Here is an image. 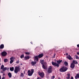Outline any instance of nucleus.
<instances>
[{
    "label": "nucleus",
    "instance_id": "1",
    "mask_svg": "<svg viewBox=\"0 0 79 79\" xmlns=\"http://www.w3.org/2000/svg\"><path fill=\"white\" fill-rule=\"evenodd\" d=\"M21 70V68H20V66H16L15 67V69L14 70V72L16 74H17L18 72L20 71Z\"/></svg>",
    "mask_w": 79,
    "mask_h": 79
},
{
    "label": "nucleus",
    "instance_id": "2",
    "mask_svg": "<svg viewBox=\"0 0 79 79\" xmlns=\"http://www.w3.org/2000/svg\"><path fill=\"white\" fill-rule=\"evenodd\" d=\"M41 63L42 65V68L44 69H47V67L45 65L46 64V62H44V60H41Z\"/></svg>",
    "mask_w": 79,
    "mask_h": 79
},
{
    "label": "nucleus",
    "instance_id": "3",
    "mask_svg": "<svg viewBox=\"0 0 79 79\" xmlns=\"http://www.w3.org/2000/svg\"><path fill=\"white\" fill-rule=\"evenodd\" d=\"M34 72V69H31V70H28V75L29 76H31L33 74V73Z\"/></svg>",
    "mask_w": 79,
    "mask_h": 79
},
{
    "label": "nucleus",
    "instance_id": "4",
    "mask_svg": "<svg viewBox=\"0 0 79 79\" xmlns=\"http://www.w3.org/2000/svg\"><path fill=\"white\" fill-rule=\"evenodd\" d=\"M38 74L41 78H43L45 76V74L44 72H40L39 71L38 72Z\"/></svg>",
    "mask_w": 79,
    "mask_h": 79
},
{
    "label": "nucleus",
    "instance_id": "5",
    "mask_svg": "<svg viewBox=\"0 0 79 79\" xmlns=\"http://www.w3.org/2000/svg\"><path fill=\"white\" fill-rule=\"evenodd\" d=\"M60 72H65L67 71V68L63 67L60 69Z\"/></svg>",
    "mask_w": 79,
    "mask_h": 79
},
{
    "label": "nucleus",
    "instance_id": "6",
    "mask_svg": "<svg viewBox=\"0 0 79 79\" xmlns=\"http://www.w3.org/2000/svg\"><path fill=\"white\" fill-rule=\"evenodd\" d=\"M52 72V66H49L48 69V73L49 74H50Z\"/></svg>",
    "mask_w": 79,
    "mask_h": 79
},
{
    "label": "nucleus",
    "instance_id": "7",
    "mask_svg": "<svg viewBox=\"0 0 79 79\" xmlns=\"http://www.w3.org/2000/svg\"><path fill=\"white\" fill-rule=\"evenodd\" d=\"M36 64H37V62L35 61H32L31 63V66H35Z\"/></svg>",
    "mask_w": 79,
    "mask_h": 79
},
{
    "label": "nucleus",
    "instance_id": "8",
    "mask_svg": "<svg viewBox=\"0 0 79 79\" xmlns=\"http://www.w3.org/2000/svg\"><path fill=\"white\" fill-rule=\"evenodd\" d=\"M1 55L2 56H6L7 55V52L5 51H4L2 53Z\"/></svg>",
    "mask_w": 79,
    "mask_h": 79
},
{
    "label": "nucleus",
    "instance_id": "9",
    "mask_svg": "<svg viewBox=\"0 0 79 79\" xmlns=\"http://www.w3.org/2000/svg\"><path fill=\"white\" fill-rule=\"evenodd\" d=\"M52 65L53 66H56L57 67H59V65H58V64H57V63L56 62H52Z\"/></svg>",
    "mask_w": 79,
    "mask_h": 79
},
{
    "label": "nucleus",
    "instance_id": "10",
    "mask_svg": "<svg viewBox=\"0 0 79 79\" xmlns=\"http://www.w3.org/2000/svg\"><path fill=\"white\" fill-rule=\"evenodd\" d=\"M10 64H12L14 61V58L13 57H11L10 58Z\"/></svg>",
    "mask_w": 79,
    "mask_h": 79
},
{
    "label": "nucleus",
    "instance_id": "11",
    "mask_svg": "<svg viewBox=\"0 0 79 79\" xmlns=\"http://www.w3.org/2000/svg\"><path fill=\"white\" fill-rule=\"evenodd\" d=\"M75 67V64H74L72 63L70 65V68H71L72 69H73Z\"/></svg>",
    "mask_w": 79,
    "mask_h": 79
},
{
    "label": "nucleus",
    "instance_id": "12",
    "mask_svg": "<svg viewBox=\"0 0 79 79\" xmlns=\"http://www.w3.org/2000/svg\"><path fill=\"white\" fill-rule=\"evenodd\" d=\"M39 60V57L38 56H35L34 58V61H38V60Z\"/></svg>",
    "mask_w": 79,
    "mask_h": 79
},
{
    "label": "nucleus",
    "instance_id": "13",
    "mask_svg": "<svg viewBox=\"0 0 79 79\" xmlns=\"http://www.w3.org/2000/svg\"><path fill=\"white\" fill-rule=\"evenodd\" d=\"M72 63L73 64H78V62L76 60H73Z\"/></svg>",
    "mask_w": 79,
    "mask_h": 79
},
{
    "label": "nucleus",
    "instance_id": "14",
    "mask_svg": "<svg viewBox=\"0 0 79 79\" xmlns=\"http://www.w3.org/2000/svg\"><path fill=\"white\" fill-rule=\"evenodd\" d=\"M62 60H57V64H58V65L59 66V64H60V63L62 62Z\"/></svg>",
    "mask_w": 79,
    "mask_h": 79
},
{
    "label": "nucleus",
    "instance_id": "15",
    "mask_svg": "<svg viewBox=\"0 0 79 79\" xmlns=\"http://www.w3.org/2000/svg\"><path fill=\"white\" fill-rule=\"evenodd\" d=\"M67 76L68 77H66L67 79H70V77H71V76H70V73H68L67 74Z\"/></svg>",
    "mask_w": 79,
    "mask_h": 79
},
{
    "label": "nucleus",
    "instance_id": "16",
    "mask_svg": "<svg viewBox=\"0 0 79 79\" xmlns=\"http://www.w3.org/2000/svg\"><path fill=\"white\" fill-rule=\"evenodd\" d=\"M44 56V54H40L38 56V57H39L40 58H42Z\"/></svg>",
    "mask_w": 79,
    "mask_h": 79
},
{
    "label": "nucleus",
    "instance_id": "17",
    "mask_svg": "<svg viewBox=\"0 0 79 79\" xmlns=\"http://www.w3.org/2000/svg\"><path fill=\"white\" fill-rule=\"evenodd\" d=\"M8 75L10 78H11V77H12V75L11 74V73H8Z\"/></svg>",
    "mask_w": 79,
    "mask_h": 79
},
{
    "label": "nucleus",
    "instance_id": "18",
    "mask_svg": "<svg viewBox=\"0 0 79 79\" xmlns=\"http://www.w3.org/2000/svg\"><path fill=\"white\" fill-rule=\"evenodd\" d=\"M67 58H68L69 60H71L73 58L70 55H69L68 56H67Z\"/></svg>",
    "mask_w": 79,
    "mask_h": 79
},
{
    "label": "nucleus",
    "instance_id": "19",
    "mask_svg": "<svg viewBox=\"0 0 79 79\" xmlns=\"http://www.w3.org/2000/svg\"><path fill=\"white\" fill-rule=\"evenodd\" d=\"M30 57L29 56H27L24 57L25 60H29V59Z\"/></svg>",
    "mask_w": 79,
    "mask_h": 79
},
{
    "label": "nucleus",
    "instance_id": "20",
    "mask_svg": "<svg viewBox=\"0 0 79 79\" xmlns=\"http://www.w3.org/2000/svg\"><path fill=\"white\" fill-rule=\"evenodd\" d=\"M75 78L76 79H77L78 78H79V73H78L76 74V76H75Z\"/></svg>",
    "mask_w": 79,
    "mask_h": 79
},
{
    "label": "nucleus",
    "instance_id": "21",
    "mask_svg": "<svg viewBox=\"0 0 79 79\" xmlns=\"http://www.w3.org/2000/svg\"><path fill=\"white\" fill-rule=\"evenodd\" d=\"M4 48V44H2L0 45V49H3Z\"/></svg>",
    "mask_w": 79,
    "mask_h": 79
},
{
    "label": "nucleus",
    "instance_id": "22",
    "mask_svg": "<svg viewBox=\"0 0 79 79\" xmlns=\"http://www.w3.org/2000/svg\"><path fill=\"white\" fill-rule=\"evenodd\" d=\"M10 69L11 71H14V67H10Z\"/></svg>",
    "mask_w": 79,
    "mask_h": 79
},
{
    "label": "nucleus",
    "instance_id": "23",
    "mask_svg": "<svg viewBox=\"0 0 79 79\" xmlns=\"http://www.w3.org/2000/svg\"><path fill=\"white\" fill-rule=\"evenodd\" d=\"M2 69V71H6V70L7 69V68H6V67H4Z\"/></svg>",
    "mask_w": 79,
    "mask_h": 79
},
{
    "label": "nucleus",
    "instance_id": "24",
    "mask_svg": "<svg viewBox=\"0 0 79 79\" xmlns=\"http://www.w3.org/2000/svg\"><path fill=\"white\" fill-rule=\"evenodd\" d=\"M8 60L7 59H5L4 60V62H5V63L8 62Z\"/></svg>",
    "mask_w": 79,
    "mask_h": 79
},
{
    "label": "nucleus",
    "instance_id": "25",
    "mask_svg": "<svg viewBox=\"0 0 79 79\" xmlns=\"http://www.w3.org/2000/svg\"><path fill=\"white\" fill-rule=\"evenodd\" d=\"M24 54H23L22 55H21V56H20V58H21L22 59V58H24Z\"/></svg>",
    "mask_w": 79,
    "mask_h": 79
},
{
    "label": "nucleus",
    "instance_id": "26",
    "mask_svg": "<svg viewBox=\"0 0 79 79\" xmlns=\"http://www.w3.org/2000/svg\"><path fill=\"white\" fill-rule=\"evenodd\" d=\"M64 63L65 65V66H68V62H67L65 61L64 62Z\"/></svg>",
    "mask_w": 79,
    "mask_h": 79
},
{
    "label": "nucleus",
    "instance_id": "27",
    "mask_svg": "<svg viewBox=\"0 0 79 79\" xmlns=\"http://www.w3.org/2000/svg\"><path fill=\"white\" fill-rule=\"evenodd\" d=\"M3 68H4V65H2L1 66V69H2Z\"/></svg>",
    "mask_w": 79,
    "mask_h": 79
},
{
    "label": "nucleus",
    "instance_id": "28",
    "mask_svg": "<svg viewBox=\"0 0 79 79\" xmlns=\"http://www.w3.org/2000/svg\"><path fill=\"white\" fill-rule=\"evenodd\" d=\"M21 77H24V74H23V73H21Z\"/></svg>",
    "mask_w": 79,
    "mask_h": 79
},
{
    "label": "nucleus",
    "instance_id": "29",
    "mask_svg": "<svg viewBox=\"0 0 79 79\" xmlns=\"http://www.w3.org/2000/svg\"><path fill=\"white\" fill-rule=\"evenodd\" d=\"M25 53L26 55H29L30 54V53L29 52H25Z\"/></svg>",
    "mask_w": 79,
    "mask_h": 79
},
{
    "label": "nucleus",
    "instance_id": "30",
    "mask_svg": "<svg viewBox=\"0 0 79 79\" xmlns=\"http://www.w3.org/2000/svg\"><path fill=\"white\" fill-rule=\"evenodd\" d=\"M76 59H79V57L77 55H75Z\"/></svg>",
    "mask_w": 79,
    "mask_h": 79
},
{
    "label": "nucleus",
    "instance_id": "31",
    "mask_svg": "<svg viewBox=\"0 0 79 79\" xmlns=\"http://www.w3.org/2000/svg\"><path fill=\"white\" fill-rule=\"evenodd\" d=\"M52 79H54L55 78V76H53L52 77Z\"/></svg>",
    "mask_w": 79,
    "mask_h": 79
},
{
    "label": "nucleus",
    "instance_id": "32",
    "mask_svg": "<svg viewBox=\"0 0 79 79\" xmlns=\"http://www.w3.org/2000/svg\"><path fill=\"white\" fill-rule=\"evenodd\" d=\"M17 63H19V61H17L16 62Z\"/></svg>",
    "mask_w": 79,
    "mask_h": 79
},
{
    "label": "nucleus",
    "instance_id": "33",
    "mask_svg": "<svg viewBox=\"0 0 79 79\" xmlns=\"http://www.w3.org/2000/svg\"><path fill=\"white\" fill-rule=\"evenodd\" d=\"M37 79H41L40 77H38L37 78Z\"/></svg>",
    "mask_w": 79,
    "mask_h": 79
},
{
    "label": "nucleus",
    "instance_id": "34",
    "mask_svg": "<svg viewBox=\"0 0 79 79\" xmlns=\"http://www.w3.org/2000/svg\"><path fill=\"white\" fill-rule=\"evenodd\" d=\"M77 47L78 48H79V44H77Z\"/></svg>",
    "mask_w": 79,
    "mask_h": 79
},
{
    "label": "nucleus",
    "instance_id": "35",
    "mask_svg": "<svg viewBox=\"0 0 79 79\" xmlns=\"http://www.w3.org/2000/svg\"><path fill=\"white\" fill-rule=\"evenodd\" d=\"M70 79H73V77H71V78Z\"/></svg>",
    "mask_w": 79,
    "mask_h": 79
},
{
    "label": "nucleus",
    "instance_id": "36",
    "mask_svg": "<svg viewBox=\"0 0 79 79\" xmlns=\"http://www.w3.org/2000/svg\"><path fill=\"white\" fill-rule=\"evenodd\" d=\"M5 79V77H3L2 78V79Z\"/></svg>",
    "mask_w": 79,
    "mask_h": 79
},
{
    "label": "nucleus",
    "instance_id": "37",
    "mask_svg": "<svg viewBox=\"0 0 79 79\" xmlns=\"http://www.w3.org/2000/svg\"><path fill=\"white\" fill-rule=\"evenodd\" d=\"M77 54L79 55V52H78L77 53Z\"/></svg>",
    "mask_w": 79,
    "mask_h": 79
},
{
    "label": "nucleus",
    "instance_id": "38",
    "mask_svg": "<svg viewBox=\"0 0 79 79\" xmlns=\"http://www.w3.org/2000/svg\"><path fill=\"white\" fill-rule=\"evenodd\" d=\"M68 55V53H66V55Z\"/></svg>",
    "mask_w": 79,
    "mask_h": 79
},
{
    "label": "nucleus",
    "instance_id": "39",
    "mask_svg": "<svg viewBox=\"0 0 79 79\" xmlns=\"http://www.w3.org/2000/svg\"><path fill=\"white\" fill-rule=\"evenodd\" d=\"M55 55H54V58H55Z\"/></svg>",
    "mask_w": 79,
    "mask_h": 79
},
{
    "label": "nucleus",
    "instance_id": "40",
    "mask_svg": "<svg viewBox=\"0 0 79 79\" xmlns=\"http://www.w3.org/2000/svg\"><path fill=\"white\" fill-rule=\"evenodd\" d=\"M30 79V78H28V79Z\"/></svg>",
    "mask_w": 79,
    "mask_h": 79
}]
</instances>
